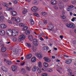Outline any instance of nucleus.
Wrapping results in <instances>:
<instances>
[{"instance_id": "nucleus-1", "label": "nucleus", "mask_w": 76, "mask_h": 76, "mask_svg": "<svg viewBox=\"0 0 76 76\" xmlns=\"http://www.w3.org/2000/svg\"><path fill=\"white\" fill-rule=\"evenodd\" d=\"M9 32H11L12 34L11 35L12 36H13V37H15V36H16V35H18V32L16 31H15L14 29H11L9 30Z\"/></svg>"}, {"instance_id": "nucleus-2", "label": "nucleus", "mask_w": 76, "mask_h": 76, "mask_svg": "<svg viewBox=\"0 0 76 76\" xmlns=\"http://www.w3.org/2000/svg\"><path fill=\"white\" fill-rule=\"evenodd\" d=\"M66 26L68 28H72V29L75 28V25L72 23H67L66 24Z\"/></svg>"}, {"instance_id": "nucleus-3", "label": "nucleus", "mask_w": 76, "mask_h": 76, "mask_svg": "<svg viewBox=\"0 0 76 76\" xmlns=\"http://www.w3.org/2000/svg\"><path fill=\"white\" fill-rule=\"evenodd\" d=\"M43 59L45 60V61L48 62V63H50V62H51V59L48 58L47 57H44L43 58Z\"/></svg>"}, {"instance_id": "nucleus-4", "label": "nucleus", "mask_w": 76, "mask_h": 76, "mask_svg": "<svg viewBox=\"0 0 76 76\" xmlns=\"http://www.w3.org/2000/svg\"><path fill=\"white\" fill-rule=\"evenodd\" d=\"M11 69L13 72H15L17 70V66L15 65H13L12 66Z\"/></svg>"}, {"instance_id": "nucleus-5", "label": "nucleus", "mask_w": 76, "mask_h": 76, "mask_svg": "<svg viewBox=\"0 0 76 76\" xmlns=\"http://www.w3.org/2000/svg\"><path fill=\"white\" fill-rule=\"evenodd\" d=\"M26 38V37L23 34H22V35H20V38H19V41H21L23 39H24Z\"/></svg>"}, {"instance_id": "nucleus-6", "label": "nucleus", "mask_w": 76, "mask_h": 76, "mask_svg": "<svg viewBox=\"0 0 76 76\" xmlns=\"http://www.w3.org/2000/svg\"><path fill=\"white\" fill-rule=\"evenodd\" d=\"M67 70L68 72V75L69 76H72V75H73V73H72V70L70 69L69 68Z\"/></svg>"}, {"instance_id": "nucleus-7", "label": "nucleus", "mask_w": 76, "mask_h": 76, "mask_svg": "<svg viewBox=\"0 0 76 76\" xmlns=\"http://www.w3.org/2000/svg\"><path fill=\"white\" fill-rule=\"evenodd\" d=\"M6 34L5 31L3 30H0V35L1 36H4Z\"/></svg>"}, {"instance_id": "nucleus-8", "label": "nucleus", "mask_w": 76, "mask_h": 76, "mask_svg": "<svg viewBox=\"0 0 76 76\" xmlns=\"http://www.w3.org/2000/svg\"><path fill=\"white\" fill-rule=\"evenodd\" d=\"M37 41V40L36 39H34L33 40V44L35 46H37L38 45V42Z\"/></svg>"}, {"instance_id": "nucleus-9", "label": "nucleus", "mask_w": 76, "mask_h": 76, "mask_svg": "<svg viewBox=\"0 0 76 76\" xmlns=\"http://www.w3.org/2000/svg\"><path fill=\"white\" fill-rule=\"evenodd\" d=\"M72 60L70 59H68L65 60V63L66 64H69L71 63H72Z\"/></svg>"}, {"instance_id": "nucleus-10", "label": "nucleus", "mask_w": 76, "mask_h": 76, "mask_svg": "<svg viewBox=\"0 0 76 76\" xmlns=\"http://www.w3.org/2000/svg\"><path fill=\"white\" fill-rule=\"evenodd\" d=\"M58 4L60 9H62L63 7V3L60 2H58Z\"/></svg>"}, {"instance_id": "nucleus-11", "label": "nucleus", "mask_w": 76, "mask_h": 76, "mask_svg": "<svg viewBox=\"0 0 76 76\" xmlns=\"http://www.w3.org/2000/svg\"><path fill=\"white\" fill-rule=\"evenodd\" d=\"M12 19H15V21L17 22V23H19V18L18 17H16L15 18V17H12Z\"/></svg>"}, {"instance_id": "nucleus-12", "label": "nucleus", "mask_w": 76, "mask_h": 76, "mask_svg": "<svg viewBox=\"0 0 76 76\" xmlns=\"http://www.w3.org/2000/svg\"><path fill=\"white\" fill-rule=\"evenodd\" d=\"M49 26H48V28L49 29H53L54 26L53 25L52 23L51 22L49 23Z\"/></svg>"}, {"instance_id": "nucleus-13", "label": "nucleus", "mask_w": 76, "mask_h": 76, "mask_svg": "<svg viewBox=\"0 0 76 76\" xmlns=\"http://www.w3.org/2000/svg\"><path fill=\"white\" fill-rule=\"evenodd\" d=\"M31 10L32 11H33V12H37V11L38 10V8L36 7H34L32 8Z\"/></svg>"}, {"instance_id": "nucleus-14", "label": "nucleus", "mask_w": 76, "mask_h": 76, "mask_svg": "<svg viewBox=\"0 0 76 76\" xmlns=\"http://www.w3.org/2000/svg\"><path fill=\"white\" fill-rule=\"evenodd\" d=\"M36 56L38 57V58L39 59H41V58H42V56H41V55L38 53L36 54Z\"/></svg>"}, {"instance_id": "nucleus-15", "label": "nucleus", "mask_w": 76, "mask_h": 76, "mask_svg": "<svg viewBox=\"0 0 76 76\" xmlns=\"http://www.w3.org/2000/svg\"><path fill=\"white\" fill-rule=\"evenodd\" d=\"M0 28L3 29L6 28H7V26L4 24H2L0 25Z\"/></svg>"}, {"instance_id": "nucleus-16", "label": "nucleus", "mask_w": 76, "mask_h": 76, "mask_svg": "<svg viewBox=\"0 0 76 76\" xmlns=\"http://www.w3.org/2000/svg\"><path fill=\"white\" fill-rule=\"evenodd\" d=\"M19 52V50L17 49H15L13 51V53L14 54H17Z\"/></svg>"}, {"instance_id": "nucleus-17", "label": "nucleus", "mask_w": 76, "mask_h": 76, "mask_svg": "<svg viewBox=\"0 0 76 76\" xmlns=\"http://www.w3.org/2000/svg\"><path fill=\"white\" fill-rule=\"evenodd\" d=\"M41 14L43 16H47V12H42L41 13Z\"/></svg>"}, {"instance_id": "nucleus-18", "label": "nucleus", "mask_w": 76, "mask_h": 76, "mask_svg": "<svg viewBox=\"0 0 76 76\" xmlns=\"http://www.w3.org/2000/svg\"><path fill=\"white\" fill-rule=\"evenodd\" d=\"M30 33H31V30H26L25 32V34L26 35H29V34H30Z\"/></svg>"}, {"instance_id": "nucleus-19", "label": "nucleus", "mask_w": 76, "mask_h": 76, "mask_svg": "<svg viewBox=\"0 0 76 76\" xmlns=\"http://www.w3.org/2000/svg\"><path fill=\"white\" fill-rule=\"evenodd\" d=\"M31 57H32V54H30L29 55V54H28L26 56V58L27 59H30Z\"/></svg>"}, {"instance_id": "nucleus-20", "label": "nucleus", "mask_w": 76, "mask_h": 76, "mask_svg": "<svg viewBox=\"0 0 76 76\" xmlns=\"http://www.w3.org/2000/svg\"><path fill=\"white\" fill-rule=\"evenodd\" d=\"M30 22L31 24L32 25H34V20H33L32 19V17H30Z\"/></svg>"}, {"instance_id": "nucleus-21", "label": "nucleus", "mask_w": 76, "mask_h": 76, "mask_svg": "<svg viewBox=\"0 0 76 76\" xmlns=\"http://www.w3.org/2000/svg\"><path fill=\"white\" fill-rule=\"evenodd\" d=\"M2 70L3 71L5 72H7V69L4 66L2 67Z\"/></svg>"}, {"instance_id": "nucleus-22", "label": "nucleus", "mask_w": 76, "mask_h": 76, "mask_svg": "<svg viewBox=\"0 0 76 76\" xmlns=\"http://www.w3.org/2000/svg\"><path fill=\"white\" fill-rule=\"evenodd\" d=\"M11 13L12 15V16H16V15H17V13L16 12V11H13L11 12Z\"/></svg>"}, {"instance_id": "nucleus-23", "label": "nucleus", "mask_w": 76, "mask_h": 76, "mask_svg": "<svg viewBox=\"0 0 76 76\" xmlns=\"http://www.w3.org/2000/svg\"><path fill=\"white\" fill-rule=\"evenodd\" d=\"M43 66L45 67H48L49 66L48 64L46 62H44L43 63Z\"/></svg>"}, {"instance_id": "nucleus-24", "label": "nucleus", "mask_w": 76, "mask_h": 76, "mask_svg": "<svg viewBox=\"0 0 76 76\" xmlns=\"http://www.w3.org/2000/svg\"><path fill=\"white\" fill-rule=\"evenodd\" d=\"M51 4H53L54 5V4H56L57 3H56V1H55V0H52L51 1Z\"/></svg>"}, {"instance_id": "nucleus-25", "label": "nucleus", "mask_w": 76, "mask_h": 76, "mask_svg": "<svg viewBox=\"0 0 76 76\" xmlns=\"http://www.w3.org/2000/svg\"><path fill=\"white\" fill-rule=\"evenodd\" d=\"M36 60H37V58H36L35 57H33L31 58V61L33 62H35L36 61Z\"/></svg>"}, {"instance_id": "nucleus-26", "label": "nucleus", "mask_w": 76, "mask_h": 76, "mask_svg": "<svg viewBox=\"0 0 76 76\" xmlns=\"http://www.w3.org/2000/svg\"><path fill=\"white\" fill-rule=\"evenodd\" d=\"M2 4L4 6H5V7H8L9 5L7 3H5V2H3L2 3Z\"/></svg>"}, {"instance_id": "nucleus-27", "label": "nucleus", "mask_w": 76, "mask_h": 76, "mask_svg": "<svg viewBox=\"0 0 76 76\" xmlns=\"http://www.w3.org/2000/svg\"><path fill=\"white\" fill-rule=\"evenodd\" d=\"M32 70L33 72H35L37 70V67L36 66H34L33 67Z\"/></svg>"}, {"instance_id": "nucleus-28", "label": "nucleus", "mask_w": 76, "mask_h": 76, "mask_svg": "<svg viewBox=\"0 0 76 76\" xmlns=\"http://www.w3.org/2000/svg\"><path fill=\"white\" fill-rule=\"evenodd\" d=\"M26 69L28 71H31L32 70V68L31 67H27L26 68Z\"/></svg>"}, {"instance_id": "nucleus-29", "label": "nucleus", "mask_w": 76, "mask_h": 76, "mask_svg": "<svg viewBox=\"0 0 76 76\" xmlns=\"http://www.w3.org/2000/svg\"><path fill=\"white\" fill-rule=\"evenodd\" d=\"M7 10L10 11V10H13V8L12 7H7L6 8Z\"/></svg>"}, {"instance_id": "nucleus-30", "label": "nucleus", "mask_w": 76, "mask_h": 76, "mask_svg": "<svg viewBox=\"0 0 76 76\" xmlns=\"http://www.w3.org/2000/svg\"><path fill=\"white\" fill-rule=\"evenodd\" d=\"M7 63L8 65H10V64H12V62L10 61H7Z\"/></svg>"}, {"instance_id": "nucleus-31", "label": "nucleus", "mask_w": 76, "mask_h": 76, "mask_svg": "<svg viewBox=\"0 0 76 76\" xmlns=\"http://www.w3.org/2000/svg\"><path fill=\"white\" fill-rule=\"evenodd\" d=\"M28 39L30 40V41H32V40L33 39V37H32V36L31 35H29L28 36Z\"/></svg>"}, {"instance_id": "nucleus-32", "label": "nucleus", "mask_w": 76, "mask_h": 76, "mask_svg": "<svg viewBox=\"0 0 76 76\" xmlns=\"http://www.w3.org/2000/svg\"><path fill=\"white\" fill-rule=\"evenodd\" d=\"M6 51V48H3L1 49L2 52H5Z\"/></svg>"}, {"instance_id": "nucleus-33", "label": "nucleus", "mask_w": 76, "mask_h": 76, "mask_svg": "<svg viewBox=\"0 0 76 76\" xmlns=\"http://www.w3.org/2000/svg\"><path fill=\"white\" fill-rule=\"evenodd\" d=\"M42 70V69L41 68H38L37 69V71L38 72V73H41Z\"/></svg>"}, {"instance_id": "nucleus-34", "label": "nucleus", "mask_w": 76, "mask_h": 76, "mask_svg": "<svg viewBox=\"0 0 76 76\" xmlns=\"http://www.w3.org/2000/svg\"><path fill=\"white\" fill-rule=\"evenodd\" d=\"M39 24L40 25V26H41V27H42V26H43V23L41 21H39Z\"/></svg>"}, {"instance_id": "nucleus-35", "label": "nucleus", "mask_w": 76, "mask_h": 76, "mask_svg": "<svg viewBox=\"0 0 76 76\" xmlns=\"http://www.w3.org/2000/svg\"><path fill=\"white\" fill-rule=\"evenodd\" d=\"M4 20V16H1L0 17V20L2 22Z\"/></svg>"}, {"instance_id": "nucleus-36", "label": "nucleus", "mask_w": 76, "mask_h": 76, "mask_svg": "<svg viewBox=\"0 0 76 76\" xmlns=\"http://www.w3.org/2000/svg\"><path fill=\"white\" fill-rule=\"evenodd\" d=\"M26 13H28V11H27V10L25 9L24 11H23V13L25 15V14H26Z\"/></svg>"}, {"instance_id": "nucleus-37", "label": "nucleus", "mask_w": 76, "mask_h": 76, "mask_svg": "<svg viewBox=\"0 0 76 76\" xmlns=\"http://www.w3.org/2000/svg\"><path fill=\"white\" fill-rule=\"evenodd\" d=\"M21 72L22 73H25L26 72V70L25 69H22L21 70Z\"/></svg>"}, {"instance_id": "nucleus-38", "label": "nucleus", "mask_w": 76, "mask_h": 76, "mask_svg": "<svg viewBox=\"0 0 76 76\" xmlns=\"http://www.w3.org/2000/svg\"><path fill=\"white\" fill-rule=\"evenodd\" d=\"M26 47H31V45L30 44H29L28 43H26Z\"/></svg>"}, {"instance_id": "nucleus-39", "label": "nucleus", "mask_w": 76, "mask_h": 76, "mask_svg": "<svg viewBox=\"0 0 76 76\" xmlns=\"http://www.w3.org/2000/svg\"><path fill=\"white\" fill-rule=\"evenodd\" d=\"M34 15L37 17H39V15H38L37 12L34 13Z\"/></svg>"}, {"instance_id": "nucleus-40", "label": "nucleus", "mask_w": 76, "mask_h": 76, "mask_svg": "<svg viewBox=\"0 0 76 76\" xmlns=\"http://www.w3.org/2000/svg\"><path fill=\"white\" fill-rule=\"evenodd\" d=\"M66 10L67 11H68V12H71V11H72L73 10L72 8H68Z\"/></svg>"}, {"instance_id": "nucleus-41", "label": "nucleus", "mask_w": 76, "mask_h": 76, "mask_svg": "<svg viewBox=\"0 0 76 76\" xmlns=\"http://www.w3.org/2000/svg\"><path fill=\"white\" fill-rule=\"evenodd\" d=\"M32 3L33 4H37V1H33Z\"/></svg>"}, {"instance_id": "nucleus-42", "label": "nucleus", "mask_w": 76, "mask_h": 76, "mask_svg": "<svg viewBox=\"0 0 76 76\" xmlns=\"http://www.w3.org/2000/svg\"><path fill=\"white\" fill-rule=\"evenodd\" d=\"M24 26L25 24H23L22 23L19 24V26H20L21 27L22 26Z\"/></svg>"}, {"instance_id": "nucleus-43", "label": "nucleus", "mask_w": 76, "mask_h": 76, "mask_svg": "<svg viewBox=\"0 0 76 76\" xmlns=\"http://www.w3.org/2000/svg\"><path fill=\"white\" fill-rule=\"evenodd\" d=\"M42 70H43V71H46L47 70H48L47 68H43L42 69Z\"/></svg>"}, {"instance_id": "nucleus-44", "label": "nucleus", "mask_w": 76, "mask_h": 76, "mask_svg": "<svg viewBox=\"0 0 76 76\" xmlns=\"http://www.w3.org/2000/svg\"><path fill=\"white\" fill-rule=\"evenodd\" d=\"M71 3L72 4H75V3H76V1L75 0H72V1Z\"/></svg>"}, {"instance_id": "nucleus-45", "label": "nucleus", "mask_w": 76, "mask_h": 76, "mask_svg": "<svg viewBox=\"0 0 76 76\" xmlns=\"http://www.w3.org/2000/svg\"><path fill=\"white\" fill-rule=\"evenodd\" d=\"M42 76H47V73H43L42 74Z\"/></svg>"}, {"instance_id": "nucleus-46", "label": "nucleus", "mask_w": 76, "mask_h": 76, "mask_svg": "<svg viewBox=\"0 0 76 76\" xmlns=\"http://www.w3.org/2000/svg\"><path fill=\"white\" fill-rule=\"evenodd\" d=\"M16 40H17V38L16 37H14L13 39V41L14 42L16 41Z\"/></svg>"}, {"instance_id": "nucleus-47", "label": "nucleus", "mask_w": 76, "mask_h": 76, "mask_svg": "<svg viewBox=\"0 0 76 76\" xmlns=\"http://www.w3.org/2000/svg\"><path fill=\"white\" fill-rule=\"evenodd\" d=\"M43 23H44V24H46L47 23V20H45L43 22Z\"/></svg>"}, {"instance_id": "nucleus-48", "label": "nucleus", "mask_w": 76, "mask_h": 76, "mask_svg": "<svg viewBox=\"0 0 76 76\" xmlns=\"http://www.w3.org/2000/svg\"><path fill=\"white\" fill-rule=\"evenodd\" d=\"M61 18L62 19H66V17L64 15H63L61 17Z\"/></svg>"}, {"instance_id": "nucleus-49", "label": "nucleus", "mask_w": 76, "mask_h": 76, "mask_svg": "<svg viewBox=\"0 0 76 76\" xmlns=\"http://www.w3.org/2000/svg\"><path fill=\"white\" fill-rule=\"evenodd\" d=\"M25 63V62H23V63H21L20 64L21 66H23V65H24V64Z\"/></svg>"}, {"instance_id": "nucleus-50", "label": "nucleus", "mask_w": 76, "mask_h": 76, "mask_svg": "<svg viewBox=\"0 0 76 76\" xmlns=\"http://www.w3.org/2000/svg\"><path fill=\"white\" fill-rule=\"evenodd\" d=\"M0 65H2V59H0Z\"/></svg>"}, {"instance_id": "nucleus-51", "label": "nucleus", "mask_w": 76, "mask_h": 76, "mask_svg": "<svg viewBox=\"0 0 76 76\" xmlns=\"http://www.w3.org/2000/svg\"><path fill=\"white\" fill-rule=\"evenodd\" d=\"M6 34H7V35H8V36H11V35H10L9 34V32H8L7 31L6 32Z\"/></svg>"}, {"instance_id": "nucleus-52", "label": "nucleus", "mask_w": 76, "mask_h": 76, "mask_svg": "<svg viewBox=\"0 0 76 76\" xmlns=\"http://www.w3.org/2000/svg\"><path fill=\"white\" fill-rule=\"evenodd\" d=\"M47 46H44L43 48V50H46V48Z\"/></svg>"}, {"instance_id": "nucleus-53", "label": "nucleus", "mask_w": 76, "mask_h": 76, "mask_svg": "<svg viewBox=\"0 0 76 76\" xmlns=\"http://www.w3.org/2000/svg\"><path fill=\"white\" fill-rule=\"evenodd\" d=\"M14 3L15 4H17V3H18V1H17V0H15L14 1Z\"/></svg>"}, {"instance_id": "nucleus-54", "label": "nucleus", "mask_w": 76, "mask_h": 76, "mask_svg": "<svg viewBox=\"0 0 76 76\" xmlns=\"http://www.w3.org/2000/svg\"><path fill=\"white\" fill-rule=\"evenodd\" d=\"M48 31H54V29L53 30V29H48Z\"/></svg>"}, {"instance_id": "nucleus-55", "label": "nucleus", "mask_w": 76, "mask_h": 76, "mask_svg": "<svg viewBox=\"0 0 76 76\" xmlns=\"http://www.w3.org/2000/svg\"><path fill=\"white\" fill-rule=\"evenodd\" d=\"M69 7H70V8H73V7H74V6L72 5H71L70 6H69Z\"/></svg>"}, {"instance_id": "nucleus-56", "label": "nucleus", "mask_w": 76, "mask_h": 76, "mask_svg": "<svg viewBox=\"0 0 76 76\" xmlns=\"http://www.w3.org/2000/svg\"><path fill=\"white\" fill-rule=\"evenodd\" d=\"M60 38L61 39H62L63 38V36L62 35H61L60 36Z\"/></svg>"}, {"instance_id": "nucleus-57", "label": "nucleus", "mask_w": 76, "mask_h": 76, "mask_svg": "<svg viewBox=\"0 0 76 76\" xmlns=\"http://www.w3.org/2000/svg\"><path fill=\"white\" fill-rule=\"evenodd\" d=\"M36 50H37V48H34L33 49V50L34 51H36Z\"/></svg>"}, {"instance_id": "nucleus-58", "label": "nucleus", "mask_w": 76, "mask_h": 76, "mask_svg": "<svg viewBox=\"0 0 76 76\" xmlns=\"http://www.w3.org/2000/svg\"><path fill=\"white\" fill-rule=\"evenodd\" d=\"M40 39L41 41H44V39L42 38V37H40Z\"/></svg>"}, {"instance_id": "nucleus-59", "label": "nucleus", "mask_w": 76, "mask_h": 76, "mask_svg": "<svg viewBox=\"0 0 76 76\" xmlns=\"http://www.w3.org/2000/svg\"><path fill=\"white\" fill-rule=\"evenodd\" d=\"M75 18H73L72 19V22H74V21H75Z\"/></svg>"}, {"instance_id": "nucleus-60", "label": "nucleus", "mask_w": 76, "mask_h": 76, "mask_svg": "<svg viewBox=\"0 0 76 76\" xmlns=\"http://www.w3.org/2000/svg\"><path fill=\"white\" fill-rule=\"evenodd\" d=\"M56 61H57V62H60V60H58V59H57L56 60Z\"/></svg>"}, {"instance_id": "nucleus-61", "label": "nucleus", "mask_w": 76, "mask_h": 76, "mask_svg": "<svg viewBox=\"0 0 76 76\" xmlns=\"http://www.w3.org/2000/svg\"><path fill=\"white\" fill-rule=\"evenodd\" d=\"M25 28H26V29H28V27L25 26L23 28V29H25Z\"/></svg>"}, {"instance_id": "nucleus-62", "label": "nucleus", "mask_w": 76, "mask_h": 76, "mask_svg": "<svg viewBox=\"0 0 76 76\" xmlns=\"http://www.w3.org/2000/svg\"><path fill=\"white\" fill-rule=\"evenodd\" d=\"M73 43L74 44H76V40H74L73 41Z\"/></svg>"}, {"instance_id": "nucleus-63", "label": "nucleus", "mask_w": 76, "mask_h": 76, "mask_svg": "<svg viewBox=\"0 0 76 76\" xmlns=\"http://www.w3.org/2000/svg\"><path fill=\"white\" fill-rule=\"evenodd\" d=\"M52 58L53 59H55V58H56V57L53 56H52Z\"/></svg>"}, {"instance_id": "nucleus-64", "label": "nucleus", "mask_w": 76, "mask_h": 76, "mask_svg": "<svg viewBox=\"0 0 76 76\" xmlns=\"http://www.w3.org/2000/svg\"><path fill=\"white\" fill-rule=\"evenodd\" d=\"M64 57H69V56L67 55H64Z\"/></svg>"}]
</instances>
